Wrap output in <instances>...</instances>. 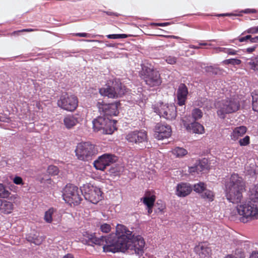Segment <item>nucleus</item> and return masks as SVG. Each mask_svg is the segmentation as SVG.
<instances>
[{
	"label": "nucleus",
	"mask_w": 258,
	"mask_h": 258,
	"mask_svg": "<svg viewBox=\"0 0 258 258\" xmlns=\"http://www.w3.org/2000/svg\"><path fill=\"white\" fill-rule=\"evenodd\" d=\"M154 137L158 140L168 138L171 135V126L168 124L158 123L154 128Z\"/></svg>",
	"instance_id": "obj_15"
},
{
	"label": "nucleus",
	"mask_w": 258,
	"mask_h": 258,
	"mask_svg": "<svg viewBox=\"0 0 258 258\" xmlns=\"http://www.w3.org/2000/svg\"><path fill=\"white\" fill-rule=\"evenodd\" d=\"M142 200L143 203L146 205L147 207H153L155 201V196L154 195L145 196L141 200Z\"/></svg>",
	"instance_id": "obj_29"
},
{
	"label": "nucleus",
	"mask_w": 258,
	"mask_h": 258,
	"mask_svg": "<svg viewBox=\"0 0 258 258\" xmlns=\"http://www.w3.org/2000/svg\"><path fill=\"white\" fill-rule=\"evenodd\" d=\"M78 159L82 161H89L97 154L94 145L89 142L79 143L75 150Z\"/></svg>",
	"instance_id": "obj_6"
},
{
	"label": "nucleus",
	"mask_w": 258,
	"mask_h": 258,
	"mask_svg": "<svg viewBox=\"0 0 258 258\" xmlns=\"http://www.w3.org/2000/svg\"><path fill=\"white\" fill-rule=\"evenodd\" d=\"M249 258H258V251H253L250 254Z\"/></svg>",
	"instance_id": "obj_49"
},
{
	"label": "nucleus",
	"mask_w": 258,
	"mask_h": 258,
	"mask_svg": "<svg viewBox=\"0 0 258 258\" xmlns=\"http://www.w3.org/2000/svg\"><path fill=\"white\" fill-rule=\"evenodd\" d=\"M203 116V112L200 109H194L192 111V117L196 121V120L200 119Z\"/></svg>",
	"instance_id": "obj_33"
},
{
	"label": "nucleus",
	"mask_w": 258,
	"mask_h": 258,
	"mask_svg": "<svg viewBox=\"0 0 258 258\" xmlns=\"http://www.w3.org/2000/svg\"><path fill=\"white\" fill-rule=\"evenodd\" d=\"M196 167L198 170V174H199L200 172L204 171L206 168L205 166L201 164V162H199L198 164H196Z\"/></svg>",
	"instance_id": "obj_41"
},
{
	"label": "nucleus",
	"mask_w": 258,
	"mask_h": 258,
	"mask_svg": "<svg viewBox=\"0 0 258 258\" xmlns=\"http://www.w3.org/2000/svg\"><path fill=\"white\" fill-rule=\"evenodd\" d=\"M248 33L251 34H255L258 33V31L257 30V26L253 27L248 29L246 31H245L244 33Z\"/></svg>",
	"instance_id": "obj_42"
},
{
	"label": "nucleus",
	"mask_w": 258,
	"mask_h": 258,
	"mask_svg": "<svg viewBox=\"0 0 258 258\" xmlns=\"http://www.w3.org/2000/svg\"><path fill=\"white\" fill-rule=\"evenodd\" d=\"M80 189L72 184L66 185L63 189L62 197L64 201L70 205H78L82 200Z\"/></svg>",
	"instance_id": "obj_9"
},
{
	"label": "nucleus",
	"mask_w": 258,
	"mask_h": 258,
	"mask_svg": "<svg viewBox=\"0 0 258 258\" xmlns=\"http://www.w3.org/2000/svg\"><path fill=\"white\" fill-rule=\"evenodd\" d=\"M85 244L103 245V251L115 253L121 251L139 258L144 252L145 241L141 235L135 236L133 232L122 225H117L116 233L97 237L94 234L84 233L81 238Z\"/></svg>",
	"instance_id": "obj_1"
},
{
	"label": "nucleus",
	"mask_w": 258,
	"mask_h": 258,
	"mask_svg": "<svg viewBox=\"0 0 258 258\" xmlns=\"http://www.w3.org/2000/svg\"><path fill=\"white\" fill-rule=\"evenodd\" d=\"M227 48H224V47H218L216 48V50L217 51L219 52H223L226 53V50Z\"/></svg>",
	"instance_id": "obj_50"
},
{
	"label": "nucleus",
	"mask_w": 258,
	"mask_h": 258,
	"mask_svg": "<svg viewBox=\"0 0 258 258\" xmlns=\"http://www.w3.org/2000/svg\"><path fill=\"white\" fill-rule=\"evenodd\" d=\"M120 103L115 102L111 103H98L97 106L101 114L105 117H111L113 116H116L119 112L118 106Z\"/></svg>",
	"instance_id": "obj_12"
},
{
	"label": "nucleus",
	"mask_w": 258,
	"mask_h": 258,
	"mask_svg": "<svg viewBox=\"0 0 258 258\" xmlns=\"http://www.w3.org/2000/svg\"><path fill=\"white\" fill-rule=\"evenodd\" d=\"M241 61L239 59L236 58H230L225 59L223 61V63L226 64H231L232 65H239L241 63Z\"/></svg>",
	"instance_id": "obj_35"
},
{
	"label": "nucleus",
	"mask_w": 258,
	"mask_h": 258,
	"mask_svg": "<svg viewBox=\"0 0 258 258\" xmlns=\"http://www.w3.org/2000/svg\"><path fill=\"white\" fill-rule=\"evenodd\" d=\"M57 104L58 107L63 110L73 111L78 106V99L75 95L66 93L60 96Z\"/></svg>",
	"instance_id": "obj_10"
},
{
	"label": "nucleus",
	"mask_w": 258,
	"mask_h": 258,
	"mask_svg": "<svg viewBox=\"0 0 258 258\" xmlns=\"http://www.w3.org/2000/svg\"><path fill=\"white\" fill-rule=\"evenodd\" d=\"M172 152L176 157H182L187 153L185 149L180 147L175 148L172 150Z\"/></svg>",
	"instance_id": "obj_30"
},
{
	"label": "nucleus",
	"mask_w": 258,
	"mask_h": 258,
	"mask_svg": "<svg viewBox=\"0 0 258 258\" xmlns=\"http://www.w3.org/2000/svg\"><path fill=\"white\" fill-rule=\"evenodd\" d=\"M182 124L188 132L196 134H202L204 132L203 126L196 121L188 122L183 119Z\"/></svg>",
	"instance_id": "obj_17"
},
{
	"label": "nucleus",
	"mask_w": 258,
	"mask_h": 258,
	"mask_svg": "<svg viewBox=\"0 0 258 258\" xmlns=\"http://www.w3.org/2000/svg\"><path fill=\"white\" fill-rule=\"evenodd\" d=\"M201 197L209 202H212L214 200V195L212 191L206 188L201 194Z\"/></svg>",
	"instance_id": "obj_28"
},
{
	"label": "nucleus",
	"mask_w": 258,
	"mask_h": 258,
	"mask_svg": "<svg viewBox=\"0 0 258 258\" xmlns=\"http://www.w3.org/2000/svg\"><path fill=\"white\" fill-rule=\"evenodd\" d=\"M152 108L160 117H163L167 120H172L176 118L177 115L176 107L172 104L159 102L153 105Z\"/></svg>",
	"instance_id": "obj_5"
},
{
	"label": "nucleus",
	"mask_w": 258,
	"mask_h": 258,
	"mask_svg": "<svg viewBox=\"0 0 258 258\" xmlns=\"http://www.w3.org/2000/svg\"><path fill=\"white\" fill-rule=\"evenodd\" d=\"M173 37L175 38H176V39L179 38V37H178V36H173ZM180 39H181V38H180Z\"/></svg>",
	"instance_id": "obj_61"
},
{
	"label": "nucleus",
	"mask_w": 258,
	"mask_h": 258,
	"mask_svg": "<svg viewBox=\"0 0 258 258\" xmlns=\"http://www.w3.org/2000/svg\"><path fill=\"white\" fill-rule=\"evenodd\" d=\"M213 67H211V66H210V67H207V68H206V71L207 72H210V71H212V70H213Z\"/></svg>",
	"instance_id": "obj_58"
},
{
	"label": "nucleus",
	"mask_w": 258,
	"mask_h": 258,
	"mask_svg": "<svg viewBox=\"0 0 258 258\" xmlns=\"http://www.w3.org/2000/svg\"><path fill=\"white\" fill-rule=\"evenodd\" d=\"M81 193L85 200L96 204L103 198L100 188L91 184H84L80 187Z\"/></svg>",
	"instance_id": "obj_8"
},
{
	"label": "nucleus",
	"mask_w": 258,
	"mask_h": 258,
	"mask_svg": "<svg viewBox=\"0 0 258 258\" xmlns=\"http://www.w3.org/2000/svg\"><path fill=\"white\" fill-rule=\"evenodd\" d=\"M188 89L184 84H180L178 86L177 92V104L180 106L184 105L187 99Z\"/></svg>",
	"instance_id": "obj_16"
},
{
	"label": "nucleus",
	"mask_w": 258,
	"mask_h": 258,
	"mask_svg": "<svg viewBox=\"0 0 258 258\" xmlns=\"http://www.w3.org/2000/svg\"><path fill=\"white\" fill-rule=\"evenodd\" d=\"M256 47H257V45H255L252 47H248V48H246V51L249 53H251L255 50Z\"/></svg>",
	"instance_id": "obj_47"
},
{
	"label": "nucleus",
	"mask_w": 258,
	"mask_h": 258,
	"mask_svg": "<svg viewBox=\"0 0 258 258\" xmlns=\"http://www.w3.org/2000/svg\"><path fill=\"white\" fill-rule=\"evenodd\" d=\"M238 51L235 50L232 48H227L226 53L228 54V55H237V54Z\"/></svg>",
	"instance_id": "obj_43"
},
{
	"label": "nucleus",
	"mask_w": 258,
	"mask_h": 258,
	"mask_svg": "<svg viewBox=\"0 0 258 258\" xmlns=\"http://www.w3.org/2000/svg\"><path fill=\"white\" fill-rule=\"evenodd\" d=\"M125 139L130 143L140 144L147 142V134L144 130L134 131L128 133Z\"/></svg>",
	"instance_id": "obj_14"
},
{
	"label": "nucleus",
	"mask_w": 258,
	"mask_h": 258,
	"mask_svg": "<svg viewBox=\"0 0 258 258\" xmlns=\"http://www.w3.org/2000/svg\"><path fill=\"white\" fill-rule=\"evenodd\" d=\"M14 209L13 204L10 201L0 199V212L5 214L11 213Z\"/></svg>",
	"instance_id": "obj_20"
},
{
	"label": "nucleus",
	"mask_w": 258,
	"mask_h": 258,
	"mask_svg": "<svg viewBox=\"0 0 258 258\" xmlns=\"http://www.w3.org/2000/svg\"><path fill=\"white\" fill-rule=\"evenodd\" d=\"M37 30V29H25L21 30V32H32L34 31Z\"/></svg>",
	"instance_id": "obj_55"
},
{
	"label": "nucleus",
	"mask_w": 258,
	"mask_h": 258,
	"mask_svg": "<svg viewBox=\"0 0 258 258\" xmlns=\"http://www.w3.org/2000/svg\"><path fill=\"white\" fill-rule=\"evenodd\" d=\"M237 39L240 42L249 41L250 43H257L258 42V36L252 37L251 35H248L244 37H238Z\"/></svg>",
	"instance_id": "obj_25"
},
{
	"label": "nucleus",
	"mask_w": 258,
	"mask_h": 258,
	"mask_svg": "<svg viewBox=\"0 0 258 258\" xmlns=\"http://www.w3.org/2000/svg\"><path fill=\"white\" fill-rule=\"evenodd\" d=\"M152 208L153 207H147L148 215H150L152 213Z\"/></svg>",
	"instance_id": "obj_56"
},
{
	"label": "nucleus",
	"mask_w": 258,
	"mask_h": 258,
	"mask_svg": "<svg viewBox=\"0 0 258 258\" xmlns=\"http://www.w3.org/2000/svg\"><path fill=\"white\" fill-rule=\"evenodd\" d=\"M198 42L199 43V45H192V44H190L189 45V48H191V49H200L201 48V46H206V45H211L210 44H208V43H205V42H202V41H198Z\"/></svg>",
	"instance_id": "obj_39"
},
{
	"label": "nucleus",
	"mask_w": 258,
	"mask_h": 258,
	"mask_svg": "<svg viewBox=\"0 0 258 258\" xmlns=\"http://www.w3.org/2000/svg\"><path fill=\"white\" fill-rule=\"evenodd\" d=\"M206 188V185L204 182H202L195 184L193 188L195 191L201 194H202Z\"/></svg>",
	"instance_id": "obj_32"
},
{
	"label": "nucleus",
	"mask_w": 258,
	"mask_h": 258,
	"mask_svg": "<svg viewBox=\"0 0 258 258\" xmlns=\"http://www.w3.org/2000/svg\"><path fill=\"white\" fill-rule=\"evenodd\" d=\"M108 16H118V14L117 13L111 12H104Z\"/></svg>",
	"instance_id": "obj_52"
},
{
	"label": "nucleus",
	"mask_w": 258,
	"mask_h": 258,
	"mask_svg": "<svg viewBox=\"0 0 258 258\" xmlns=\"http://www.w3.org/2000/svg\"><path fill=\"white\" fill-rule=\"evenodd\" d=\"M47 172L51 175H57L59 173L58 167L54 165H50L48 167Z\"/></svg>",
	"instance_id": "obj_34"
},
{
	"label": "nucleus",
	"mask_w": 258,
	"mask_h": 258,
	"mask_svg": "<svg viewBox=\"0 0 258 258\" xmlns=\"http://www.w3.org/2000/svg\"><path fill=\"white\" fill-rule=\"evenodd\" d=\"M74 36H79V37H90L91 34L87 33H77L74 34Z\"/></svg>",
	"instance_id": "obj_44"
},
{
	"label": "nucleus",
	"mask_w": 258,
	"mask_h": 258,
	"mask_svg": "<svg viewBox=\"0 0 258 258\" xmlns=\"http://www.w3.org/2000/svg\"><path fill=\"white\" fill-rule=\"evenodd\" d=\"M81 118L78 114H68L64 116L63 121L65 127L70 130L80 123Z\"/></svg>",
	"instance_id": "obj_18"
},
{
	"label": "nucleus",
	"mask_w": 258,
	"mask_h": 258,
	"mask_svg": "<svg viewBox=\"0 0 258 258\" xmlns=\"http://www.w3.org/2000/svg\"><path fill=\"white\" fill-rule=\"evenodd\" d=\"M10 192L6 188L3 184L0 183V199L1 198H8L9 197Z\"/></svg>",
	"instance_id": "obj_31"
},
{
	"label": "nucleus",
	"mask_w": 258,
	"mask_h": 258,
	"mask_svg": "<svg viewBox=\"0 0 258 258\" xmlns=\"http://www.w3.org/2000/svg\"><path fill=\"white\" fill-rule=\"evenodd\" d=\"M28 241L33 243L36 245H40L44 240V238L43 236H40L37 234L29 235L27 237Z\"/></svg>",
	"instance_id": "obj_22"
},
{
	"label": "nucleus",
	"mask_w": 258,
	"mask_h": 258,
	"mask_svg": "<svg viewBox=\"0 0 258 258\" xmlns=\"http://www.w3.org/2000/svg\"><path fill=\"white\" fill-rule=\"evenodd\" d=\"M13 182L16 184L18 185H22L23 184V182L22 178L20 176H15L13 179Z\"/></svg>",
	"instance_id": "obj_40"
},
{
	"label": "nucleus",
	"mask_w": 258,
	"mask_h": 258,
	"mask_svg": "<svg viewBox=\"0 0 258 258\" xmlns=\"http://www.w3.org/2000/svg\"><path fill=\"white\" fill-rule=\"evenodd\" d=\"M252 97V107L254 111L258 112V90H254L251 94Z\"/></svg>",
	"instance_id": "obj_24"
},
{
	"label": "nucleus",
	"mask_w": 258,
	"mask_h": 258,
	"mask_svg": "<svg viewBox=\"0 0 258 258\" xmlns=\"http://www.w3.org/2000/svg\"><path fill=\"white\" fill-rule=\"evenodd\" d=\"M189 172L192 174H194L195 172L198 173V170L196 167V165L194 166L189 167Z\"/></svg>",
	"instance_id": "obj_45"
},
{
	"label": "nucleus",
	"mask_w": 258,
	"mask_h": 258,
	"mask_svg": "<svg viewBox=\"0 0 258 258\" xmlns=\"http://www.w3.org/2000/svg\"><path fill=\"white\" fill-rule=\"evenodd\" d=\"M99 92L101 95L111 98L120 96L124 93L121 83L116 81L113 82L111 86L108 84L106 88L100 89Z\"/></svg>",
	"instance_id": "obj_11"
},
{
	"label": "nucleus",
	"mask_w": 258,
	"mask_h": 258,
	"mask_svg": "<svg viewBox=\"0 0 258 258\" xmlns=\"http://www.w3.org/2000/svg\"><path fill=\"white\" fill-rule=\"evenodd\" d=\"M119 39H120V38H125L127 37V35L126 34H119Z\"/></svg>",
	"instance_id": "obj_57"
},
{
	"label": "nucleus",
	"mask_w": 258,
	"mask_h": 258,
	"mask_svg": "<svg viewBox=\"0 0 258 258\" xmlns=\"http://www.w3.org/2000/svg\"><path fill=\"white\" fill-rule=\"evenodd\" d=\"M154 25L159 26H165L169 24L168 23H154Z\"/></svg>",
	"instance_id": "obj_53"
},
{
	"label": "nucleus",
	"mask_w": 258,
	"mask_h": 258,
	"mask_svg": "<svg viewBox=\"0 0 258 258\" xmlns=\"http://www.w3.org/2000/svg\"><path fill=\"white\" fill-rule=\"evenodd\" d=\"M191 191L192 187L189 183L181 182L176 186V194L179 197H185Z\"/></svg>",
	"instance_id": "obj_19"
},
{
	"label": "nucleus",
	"mask_w": 258,
	"mask_h": 258,
	"mask_svg": "<svg viewBox=\"0 0 258 258\" xmlns=\"http://www.w3.org/2000/svg\"><path fill=\"white\" fill-rule=\"evenodd\" d=\"M246 127L244 126L235 128L230 135L231 140L236 141L239 137L242 136L246 133Z\"/></svg>",
	"instance_id": "obj_21"
},
{
	"label": "nucleus",
	"mask_w": 258,
	"mask_h": 258,
	"mask_svg": "<svg viewBox=\"0 0 258 258\" xmlns=\"http://www.w3.org/2000/svg\"><path fill=\"white\" fill-rule=\"evenodd\" d=\"M141 78L149 87L158 86L162 83L160 75L159 72L146 66H142V70L140 72Z\"/></svg>",
	"instance_id": "obj_7"
},
{
	"label": "nucleus",
	"mask_w": 258,
	"mask_h": 258,
	"mask_svg": "<svg viewBox=\"0 0 258 258\" xmlns=\"http://www.w3.org/2000/svg\"><path fill=\"white\" fill-rule=\"evenodd\" d=\"M106 36L109 39H119V34H109Z\"/></svg>",
	"instance_id": "obj_48"
},
{
	"label": "nucleus",
	"mask_w": 258,
	"mask_h": 258,
	"mask_svg": "<svg viewBox=\"0 0 258 258\" xmlns=\"http://www.w3.org/2000/svg\"><path fill=\"white\" fill-rule=\"evenodd\" d=\"M215 106L217 109L218 116L224 119L227 114L237 111L239 109L240 104L239 101L233 98H227L216 102L215 103Z\"/></svg>",
	"instance_id": "obj_3"
},
{
	"label": "nucleus",
	"mask_w": 258,
	"mask_h": 258,
	"mask_svg": "<svg viewBox=\"0 0 258 258\" xmlns=\"http://www.w3.org/2000/svg\"><path fill=\"white\" fill-rule=\"evenodd\" d=\"M225 258H242L241 256H236L233 254H228L227 256L225 257Z\"/></svg>",
	"instance_id": "obj_51"
},
{
	"label": "nucleus",
	"mask_w": 258,
	"mask_h": 258,
	"mask_svg": "<svg viewBox=\"0 0 258 258\" xmlns=\"http://www.w3.org/2000/svg\"><path fill=\"white\" fill-rule=\"evenodd\" d=\"M165 61L168 64H174L176 63L177 58L173 56H166L164 58Z\"/></svg>",
	"instance_id": "obj_36"
},
{
	"label": "nucleus",
	"mask_w": 258,
	"mask_h": 258,
	"mask_svg": "<svg viewBox=\"0 0 258 258\" xmlns=\"http://www.w3.org/2000/svg\"><path fill=\"white\" fill-rule=\"evenodd\" d=\"M243 12L245 14H250V13H255L256 11L255 9H245Z\"/></svg>",
	"instance_id": "obj_46"
},
{
	"label": "nucleus",
	"mask_w": 258,
	"mask_h": 258,
	"mask_svg": "<svg viewBox=\"0 0 258 258\" xmlns=\"http://www.w3.org/2000/svg\"><path fill=\"white\" fill-rule=\"evenodd\" d=\"M226 197L230 202L240 204L237 206L238 214L241 217L240 222L246 223L258 218V186L250 189L249 200L240 203L242 198V192L244 189L241 177L237 174H232L229 181L226 184Z\"/></svg>",
	"instance_id": "obj_2"
},
{
	"label": "nucleus",
	"mask_w": 258,
	"mask_h": 258,
	"mask_svg": "<svg viewBox=\"0 0 258 258\" xmlns=\"http://www.w3.org/2000/svg\"><path fill=\"white\" fill-rule=\"evenodd\" d=\"M211 249L204 243L200 245L199 254L201 258H207L210 255Z\"/></svg>",
	"instance_id": "obj_23"
},
{
	"label": "nucleus",
	"mask_w": 258,
	"mask_h": 258,
	"mask_svg": "<svg viewBox=\"0 0 258 258\" xmlns=\"http://www.w3.org/2000/svg\"><path fill=\"white\" fill-rule=\"evenodd\" d=\"M62 258H74V255L71 253H68L64 255Z\"/></svg>",
	"instance_id": "obj_54"
},
{
	"label": "nucleus",
	"mask_w": 258,
	"mask_h": 258,
	"mask_svg": "<svg viewBox=\"0 0 258 258\" xmlns=\"http://www.w3.org/2000/svg\"><path fill=\"white\" fill-rule=\"evenodd\" d=\"M230 14H220L219 16H230Z\"/></svg>",
	"instance_id": "obj_60"
},
{
	"label": "nucleus",
	"mask_w": 258,
	"mask_h": 258,
	"mask_svg": "<svg viewBox=\"0 0 258 258\" xmlns=\"http://www.w3.org/2000/svg\"><path fill=\"white\" fill-rule=\"evenodd\" d=\"M84 41H87V42H94V41H95L96 40H84Z\"/></svg>",
	"instance_id": "obj_59"
},
{
	"label": "nucleus",
	"mask_w": 258,
	"mask_h": 258,
	"mask_svg": "<svg viewBox=\"0 0 258 258\" xmlns=\"http://www.w3.org/2000/svg\"><path fill=\"white\" fill-rule=\"evenodd\" d=\"M117 160L116 156L111 154H104L94 162V166L96 169L104 170L107 166L114 163Z\"/></svg>",
	"instance_id": "obj_13"
},
{
	"label": "nucleus",
	"mask_w": 258,
	"mask_h": 258,
	"mask_svg": "<svg viewBox=\"0 0 258 258\" xmlns=\"http://www.w3.org/2000/svg\"><path fill=\"white\" fill-rule=\"evenodd\" d=\"M55 210L53 208H50L45 212L44 220L47 223H51L52 221V215Z\"/></svg>",
	"instance_id": "obj_27"
},
{
	"label": "nucleus",
	"mask_w": 258,
	"mask_h": 258,
	"mask_svg": "<svg viewBox=\"0 0 258 258\" xmlns=\"http://www.w3.org/2000/svg\"><path fill=\"white\" fill-rule=\"evenodd\" d=\"M250 143V138L248 136H246L243 138L241 139L239 141V143L241 146H245L248 145Z\"/></svg>",
	"instance_id": "obj_37"
},
{
	"label": "nucleus",
	"mask_w": 258,
	"mask_h": 258,
	"mask_svg": "<svg viewBox=\"0 0 258 258\" xmlns=\"http://www.w3.org/2000/svg\"><path fill=\"white\" fill-rule=\"evenodd\" d=\"M100 230L104 233H108L111 230V226L108 224L104 223L100 226Z\"/></svg>",
	"instance_id": "obj_38"
},
{
	"label": "nucleus",
	"mask_w": 258,
	"mask_h": 258,
	"mask_svg": "<svg viewBox=\"0 0 258 258\" xmlns=\"http://www.w3.org/2000/svg\"><path fill=\"white\" fill-rule=\"evenodd\" d=\"M247 63L251 70L258 71V55L248 59Z\"/></svg>",
	"instance_id": "obj_26"
},
{
	"label": "nucleus",
	"mask_w": 258,
	"mask_h": 258,
	"mask_svg": "<svg viewBox=\"0 0 258 258\" xmlns=\"http://www.w3.org/2000/svg\"><path fill=\"white\" fill-rule=\"evenodd\" d=\"M93 129L95 132L102 131L104 134H112L117 128L116 121L109 117L99 116L92 121Z\"/></svg>",
	"instance_id": "obj_4"
}]
</instances>
